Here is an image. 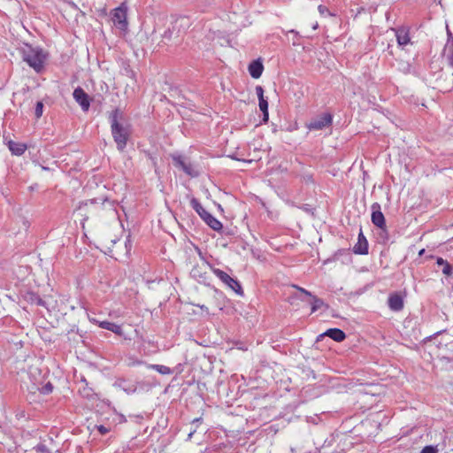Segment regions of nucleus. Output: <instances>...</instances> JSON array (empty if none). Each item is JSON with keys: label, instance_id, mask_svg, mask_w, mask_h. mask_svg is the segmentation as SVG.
Wrapping results in <instances>:
<instances>
[{"label": "nucleus", "instance_id": "36", "mask_svg": "<svg viewBox=\"0 0 453 453\" xmlns=\"http://www.w3.org/2000/svg\"><path fill=\"white\" fill-rule=\"evenodd\" d=\"M196 432V429H193L189 432V434H188V438H187V441H190L191 438L193 437L194 434Z\"/></svg>", "mask_w": 453, "mask_h": 453}, {"label": "nucleus", "instance_id": "15", "mask_svg": "<svg viewBox=\"0 0 453 453\" xmlns=\"http://www.w3.org/2000/svg\"><path fill=\"white\" fill-rule=\"evenodd\" d=\"M248 71L252 78H260L264 71V65L261 58L251 61L248 66Z\"/></svg>", "mask_w": 453, "mask_h": 453}, {"label": "nucleus", "instance_id": "10", "mask_svg": "<svg viewBox=\"0 0 453 453\" xmlns=\"http://www.w3.org/2000/svg\"><path fill=\"white\" fill-rule=\"evenodd\" d=\"M73 96L76 103L81 106L83 111H88L90 107V99L88 95L81 87L73 90Z\"/></svg>", "mask_w": 453, "mask_h": 453}, {"label": "nucleus", "instance_id": "22", "mask_svg": "<svg viewBox=\"0 0 453 453\" xmlns=\"http://www.w3.org/2000/svg\"><path fill=\"white\" fill-rule=\"evenodd\" d=\"M26 298L31 304L46 307V302L37 293L27 292Z\"/></svg>", "mask_w": 453, "mask_h": 453}, {"label": "nucleus", "instance_id": "4", "mask_svg": "<svg viewBox=\"0 0 453 453\" xmlns=\"http://www.w3.org/2000/svg\"><path fill=\"white\" fill-rule=\"evenodd\" d=\"M212 273L229 288L234 291L237 295L242 296L243 290L241 283L236 280L228 275L226 272L219 269L211 267Z\"/></svg>", "mask_w": 453, "mask_h": 453}, {"label": "nucleus", "instance_id": "44", "mask_svg": "<svg viewBox=\"0 0 453 453\" xmlns=\"http://www.w3.org/2000/svg\"><path fill=\"white\" fill-rule=\"evenodd\" d=\"M290 451H291L292 453H294V452H295V449H294V448H290Z\"/></svg>", "mask_w": 453, "mask_h": 453}, {"label": "nucleus", "instance_id": "25", "mask_svg": "<svg viewBox=\"0 0 453 453\" xmlns=\"http://www.w3.org/2000/svg\"><path fill=\"white\" fill-rule=\"evenodd\" d=\"M259 109L263 113V122H267L269 119V112H268V102L265 97L258 99Z\"/></svg>", "mask_w": 453, "mask_h": 453}, {"label": "nucleus", "instance_id": "11", "mask_svg": "<svg viewBox=\"0 0 453 453\" xmlns=\"http://www.w3.org/2000/svg\"><path fill=\"white\" fill-rule=\"evenodd\" d=\"M190 276L195 279L199 283L209 285V276L207 274V272L205 270V265H194L193 268L190 271Z\"/></svg>", "mask_w": 453, "mask_h": 453}, {"label": "nucleus", "instance_id": "5", "mask_svg": "<svg viewBox=\"0 0 453 453\" xmlns=\"http://www.w3.org/2000/svg\"><path fill=\"white\" fill-rule=\"evenodd\" d=\"M171 157L173 161L174 165L181 169L187 175L192 178L199 176L200 172L198 171L196 166L190 162H187L182 155L173 154L171 156Z\"/></svg>", "mask_w": 453, "mask_h": 453}, {"label": "nucleus", "instance_id": "31", "mask_svg": "<svg viewBox=\"0 0 453 453\" xmlns=\"http://www.w3.org/2000/svg\"><path fill=\"white\" fill-rule=\"evenodd\" d=\"M96 429L97 431L101 434H106L110 432V428L109 427H106L104 425H99V426H96Z\"/></svg>", "mask_w": 453, "mask_h": 453}, {"label": "nucleus", "instance_id": "9", "mask_svg": "<svg viewBox=\"0 0 453 453\" xmlns=\"http://www.w3.org/2000/svg\"><path fill=\"white\" fill-rule=\"evenodd\" d=\"M371 210H372L371 219H372V224L385 233L386 220H385V217L381 211L380 204L379 203H373L371 205Z\"/></svg>", "mask_w": 453, "mask_h": 453}, {"label": "nucleus", "instance_id": "7", "mask_svg": "<svg viewBox=\"0 0 453 453\" xmlns=\"http://www.w3.org/2000/svg\"><path fill=\"white\" fill-rule=\"evenodd\" d=\"M189 22L186 18H180L175 20L172 27L167 28L162 35V42L166 44L173 37H179L180 29L179 27H188Z\"/></svg>", "mask_w": 453, "mask_h": 453}, {"label": "nucleus", "instance_id": "2", "mask_svg": "<svg viewBox=\"0 0 453 453\" xmlns=\"http://www.w3.org/2000/svg\"><path fill=\"white\" fill-rule=\"evenodd\" d=\"M22 58L35 72L39 73L43 68L46 56L39 47H33L30 44H24L21 48Z\"/></svg>", "mask_w": 453, "mask_h": 453}, {"label": "nucleus", "instance_id": "3", "mask_svg": "<svg viewBox=\"0 0 453 453\" xmlns=\"http://www.w3.org/2000/svg\"><path fill=\"white\" fill-rule=\"evenodd\" d=\"M190 205L199 217L214 231L220 232L223 229L222 223L207 211L196 197L190 200Z\"/></svg>", "mask_w": 453, "mask_h": 453}, {"label": "nucleus", "instance_id": "28", "mask_svg": "<svg viewBox=\"0 0 453 453\" xmlns=\"http://www.w3.org/2000/svg\"><path fill=\"white\" fill-rule=\"evenodd\" d=\"M42 112H43V103L41 101H38L35 104V118L37 119H40L42 115Z\"/></svg>", "mask_w": 453, "mask_h": 453}, {"label": "nucleus", "instance_id": "30", "mask_svg": "<svg viewBox=\"0 0 453 453\" xmlns=\"http://www.w3.org/2000/svg\"><path fill=\"white\" fill-rule=\"evenodd\" d=\"M35 450L37 453H51L48 447L43 443H39L35 447Z\"/></svg>", "mask_w": 453, "mask_h": 453}, {"label": "nucleus", "instance_id": "34", "mask_svg": "<svg viewBox=\"0 0 453 453\" xmlns=\"http://www.w3.org/2000/svg\"><path fill=\"white\" fill-rule=\"evenodd\" d=\"M380 238L383 242L388 241V232H387V229H386V228H385V233L381 230V233L380 234Z\"/></svg>", "mask_w": 453, "mask_h": 453}, {"label": "nucleus", "instance_id": "35", "mask_svg": "<svg viewBox=\"0 0 453 453\" xmlns=\"http://www.w3.org/2000/svg\"><path fill=\"white\" fill-rule=\"evenodd\" d=\"M318 9H319V12L321 14H325V13L328 12V9H327V7H326L325 5H321V4H320V5H319Z\"/></svg>", "mask_w": 453, "mask_h": 453}, {"label": "nucleus", "instance_id": "20", "mask_svg": "<svg viewBox=\"0 0 453 453\" xmlns=\"http://www.w3.org/2000/svg\"><path fill=\"white\" fill-rule=\"evenodd\" d=\"M96 203H101L103 206H105L106 204H108L111 209L114 210V202L109 200L107 197L93 198V199L87 200L85 202H81L79 208L81 209V207L83 205L87 206L88 204H96Z\"/></svg>", "mask_w": 453, "mask_h": 453}, {"label": "nucleus", "instance_id": "16", "mask_svg": "<svg viewBox=\"0 0 453 453\" xmlns=\"http://www.w3.org/2000/svg\"><path fill=\"white\" fill-rule=\"evenodd\" d=\"M388 304L390 310L399 311L403 308V300L398 294H392L388 296Z\"/></svg>", "mask_w": 453, "mask_h": 453}, {"label": "nucleus", "instance_id": "6", "mask_svg": "<svg viewBox=\"0 0 453 453\" xmlns=\"http://www.w3.org/2000/svg\"><path fill=\"white\" fill-rule=\"evenodd\" d=\"M333 123V115L329 112H325L314 119H312L309 123L306 124V127L309 130H323L326 127H328Z\"/></svg>", "mask_w": 453, "mask_h": 453}, {"label": "nucleus", "instance_id": "39", "mask_svg": "<svg viewBox=\"0 0 453 453\" xmlns=\"http://www.w3.org/2000/svg\"><path fill=\"white\" fill-rule=\"evenodd\" d=\"M127 419L124 415H119V422H126Z\"/></svg>", "mask_w": 453, "mask_h": 453}, {"label": "nucleus", "instance_id": "40", "mask_svg": "<svg viewBox=\"0 0 453 453\" xmlns=\"http://www.w3.org/2000/svg\"><path fill=\"white\" fill-rule=\"evenodd\" d=\"M198 307H200L202 310L206 311V312L209 311L208 308L205 305H198Z\"/></svg>", "mask_w": 453, "mask_h": 453}, {"label": "nucleus", "instance_id": "38", "mask_svg": "<svg viewBox=\"0 0 453 453\" xmlns=\"http://www.w3.org/2000/svg\"><path fill=\"white\" fill-rule=\"evenodd\" d=\"M202 421V418H196L192 420V423L195 424V423H200Z\"/></svg>", "mask_w": 453, "mask_h": 453}, {"label": "nucleus", "instance_id": "27", "mask_svg": "<svg viewBox=\"0 0 453 453\" xmlns=\"http://www.w3.org/2000/svg\"><path fill=\"white\" fill-rule=\"evenodd\" d=\"M447 57H448V59H449V62L450 64V65L453 67V37L451 38V40L449 42L448 45H447Z\"/></svg>", "mask_w": 453, "mask_h": 453}, {"label": "nucleus", "instance_id": "41", "mask_svg": "<svg viewBox=\"0 0 453 453\" xmlns=\"http://www.w3.org/2000/svg\"><path fill=\"white\" fill-rule=\"evenodd\" d=\"M148 156L150 157V158L152 160L153 164L156 165V161H155V158L151 156L150 153H148Z\"/></svg>", "mask_w": 453, "mask_h": 453}, {"label": "nucleus", "instance_id": "13", "mask_svg": "<svg viewBox=\"0 0 453 453\" xmlns=\"http://www.w3.org/2000/svg\"><path fill=\"white\" fill-rule=\"evenodd\" d=\"M39 392L41 395H49L50 394L52 391H53V385L50 383V382H48L46 383L44 386L39 388L38 386L36 385H33L31 388H29L28 389V395H27V399L29 401H35V395L36 394V392Z\"/></svg>", "mask_w": 453, "mask_h": 453}, {"label": "nucleus", "instance_id": "1", "mask_svg": "<svg viewBox=\"0 0 453 453\" xmlns=\"http://www.w3.org/2000/svg\"><path fill=\"white\" fill-rule=\"evenodd\" d=\"M121 116L122 113L119 109L113 110L109 116L111 135L119 151H123L127 147V141L131 134L129 126L124 125L119 121Z\"/></svg>", "mask_w": 453, "mask_h": 453}, {"label": "nucleus", "instance_id": "45", "mask_svg": "<svg viewBox=\"0 0 453 453\" xmlns=\"http://www.w3.org/2000/svg\"><path fill=\"white\" fill-rule=\"evenodd\" d=\"M233 159H235V160H240L239 158L235 157H231Z\"/></svg>", "mask_w": 453, "mask_h": 453}, {"label": "nucleus", "instance_id": "21", "mask_svg": "<svg viewBox=\"0 0 453 453\" xmlns=\"http://www.w3.org/2000/svg\"><path fill=\"white\" fill-rule=\"evenodd\" d=\"M8 149L12 152V154L15 156H21L25 153L27 150V145L22 142H16L13 141L8 142Z\"/></svg>", "mask_w": 453, "mask_h": 453}, {"label": "nucleus", "instance_id": "19", "mask_svg": "<svg viewBox=\"0 0 453 453\" xmlns=\"http://www.w3.org/2000/svg\"><path fill=\"white\" fill-rule=\"evenodd\" d=\"M98 326H99V327H101L103 329L109 330L117 335H119V336L123 335L122 327L119 325H117L113 322H110L107 320L99 321Z\"/></svg>", "mask_w": 453, "mask_h": 453}, {"label": "nucleus", "instance_id": "37", "mask_svg": "<svg viewBox=\"0 0 453 453\" xmlns=\"http://www.w3.org/2000/svg\"><path fill=\"white\" fill-rule=\"evenodd\" d=\"M124 390L127 393V394H130V393H134L135 391V388H124Z\"/></svg>", "mask_w": 453, "mask_h": 453}, {"label": "nucleus", "instance_id": "32", "mask_svg": "<svg viewBox=\"0 0 453 453\" xmlns=\"http://www.w3.org/2000/svg\"><path fill=\"white\" fill-rule=\"evenodd\" d=\"M294 288H296V289H298L301 293H303V295H305L306 296L308 297H311L313 295L311 292L306 290L305 288H301V287H298L296 285H294Z\"/></svg>", "mask_w": 453, "mask_h": 453}, {"label": "nucleus", "instance_id": "8", "mask_svg": "<svg viewBox=\"0 0 453 453\" xmlns=\"http://www.w3.org/2000/svg\"><path fill=\"white\" fill-rule=\"evenodd\" d=\"M127 8L124 4L115 8L113 11L112 21L114 25L121 30H126L127 27Z\"/></svg>", "mask_w": 453, "mask_h": 453}, {"label": "nucleus", "instance_id": "26", "mask_svg": "<svg viewBox=\"0 0 453 453\" xmlns=\"http://www.w3.org/2000/svg\"><path fill=\"white\" fill-rule=\"evenodd\" d=\"M149 367L163 375H169L173 373V370L164 365H150Z\"/></svg>", "mask_w": 453, "mask_h": 453}, {"label": "nucleus", "instance_id": "17", "mask_svg": "<svg viewBox=\"0 0 453 453\" xmlns=\"http://www.w3.org/2000/svg\"><path fill=\"white\" fill-rule=\"evenodd\" d=\"M395 36L399 46H405L411 42L409 30L406 27H399L395 29Z\"/></svg>", "mask_w": 453, "mask_h": 453}, {"label": "nucleus", "instance_id": "18", "mask_svg": "<svg viewBox=\"0 0 453 453\" xmlns=\"http://www.w3.org/2000/svg\"><path fill=\"white\" fill-rule=\"evenodd\" d=\"M328 336L337 342H341L345 340L346 334L340 328H329L320 336Z\"/></svg>", "mask_w": 453, "mask_h": 453}, {"label": "nucleus", "instance_id": "23", "mask_svg": "<svg viewBox=\"0 0 453 453\" xmlns=\"http://www.w3.org/2000/svg\"><path fill=\"white\" fill-rule=\"evenodd\" d=\"M310 303L311 305V313L317 311L318 310L325 307L328 309V304H326L321 298H319L316 296H312L310 300Z\"/></svg>", "mask_w": 453, "mask_h": 453}, {"label": "nucleus", "instance_id": "24", "mask_svg": "<svg viewBox=\"0 0 453 453\" xmlns=\"http://www.w3.org/2000/svg\"><path fill=\"white\" fill-rule=\"evenodd\" d=\"M436 264L438 265H441L442 273L450 276L453 273V266L449 264L446 260H444L442 257H437Z\"/></svg>", "mask_w": 453, "mask_h": 453}, {"label": "nucleus", "instance_id": "29", "mask_svg": "<svg viewBox=\"0 0 453 453\" xmlns=\"http://www.w3.org/2000/svg\"><path fill=\"white\" fill-rule=\"evenodd\" d=\"M420 453H438V449L437 446L427 445L422 449Z\"/></svg>", "mask_w": 453, "mask_h": 453}, {"label": "nucleus", "instance_id": "14", "mask_svg": "<svg viewBox=\"0 0 453 453\" xmlns=\"http://www.w3.org/2000/svg\"><path fill=\"white\" fill-rule=\"evenodd\" d=\"M353 252L358 255L368 254V242L361 229L357 236V242L353 247Z\"/></svg>", "mask_w": 453, "mask_h": 453}, {"label": "nucleus", "instance_id": "43", "mask_svg": "<svg viewBox=\"0 0 453 453\" xmlns=\"http://www.w3.org/2000/svg\"><path fill=\"white\" fill-rule=\"evenodd\" d=\"M424 252H425V250H421L419 251V255H422Z\"/></svg>", "mask_w": 453, "mask_h": 453}, {"label": "nucleus", "instance_id": "42", "mask_svg": "<svg viewBox=\"0 0 453 453\" xmlns=\"http://www.w3.org/2000/svg\"><path fill=\"white\" fill-rule=\"evenodd\" d=\"M289 32H290V33H294V34H296V35H297V34H298V33H297L296 31H295V30H290Z\"/></svg>", "mask_w": 453, "mask_h": 453}, {"label": "nucleus", "instance_id": "12", "mask_svg": "<svg viewBox=\"0 0 453 453\" xmlns=\"http://www.w3.org/2000/svg\"><path fill=\"white\" fill-rule=\"evenodd\" d=\"M78 392L83 398L88 400H94L96 398V394L94 389L88 386L87 380L83 376L81 378Z\"/></svg>", "mask_w": 453, "mask_h": 453}, {"label": "nucleus", "instance_id": "33", "mask_svg": "<svg viewBox=\"0 0 453 453\" xmlns=\"http://www.w3.org/2000/svg\"><path fill=\"white\" fill-rule=\"evenodd\" d=\"M256 93H257V96L258 99L265 97L264 96V89H263V88L261 86H257L256 87Z\"/></svg>", "mask_w": 453, "mask_h": 453}]
</instances>
